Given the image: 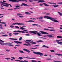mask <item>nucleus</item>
I'll use <instances>...</instances> for the list:
<instances>
[{
  "label": "nucleus",
  "mask_w": 62,
  "mask_h": 62,
  "mask_svg": "<svg viewBox=\"0 0 62 62\" xmlns=\"http://www.w3.org/2000/svg\"><path fill=\"white\" fill-rule=\"evenodd\" d=\"M4 41L0 39V44H1V45H8V46L11 47H13L14 46L13 45H11L12 44L11 43H4Z\"/></svg>",
  "instance_id": "nucleus-1"
},
{
  "label": "nucleus",
  "mask_w": 62,
  "mask_h": 62,
  "mask_svg": "<svg viewBox=\"0 0 62 62\" xmlns=\"http://www.w3.org/2000/svg\"><path fill=\"white\" fill-rule=\"evenodd\" d=\"M44 18H46L47 19H49V20H51V21H52L53 22H57V23H58L59 22L58 21L56 20H55V19L50 17L48 16H44Z\"/></svg>",
  "instance_id": "nucleus-2"
},
{
  "label": "nucleus",
  "mask_w": 62,
  "mask_h": 62,
  "mask_svg": "<svg viewBox=\"0 0 62 62\" xmlns=\"http://www.w3.org/2000/svg\"><path fill=\"white\" fill-rule=\"evenodd\" d=\"M9 1H10L11 2H15L16 3H18L19 2V1L21 2V1H22L23 2L25 1L26 2H27V0H8Z\"/></svg>",
  "instance_id": "nucleus-3"
},
{
  "label": "nucleus",
  "mask_w": 62,
  "mask_h": 62,
  "mask_svg": "<svg viewBox=\"0 0 62 62\" xmlns=\"http://www.w3.org/2000/svg\"><path fill=\"white\" fill-rule=\"evenodd\" d=\"M33 53L34 54H35L40 55V56H42L43 55V54L42 53L39 52H36L35 51H33Z\"/></svg>",
  "instance_id": "nucleus-4"
},
{
  "label": "nucleus",
  "mask_w": 62,
  "mask_h": 62,
  "mask_svg": "<svg viewBox=\"0 0 62 62\" xmlns=\"http://www.w3.org/2000/svg\"><path fill=\"white\" fill-rule=\"evenodd\" d=\"M12 24V25H15V24H17L18 25H24V24H25L16 23L12 24Z\"/></svg>",
  "instance_id": "nucleus-5"
},
{
  "label": "nucleus",
  "mask_w": 62,
  "mask_h": 62,
  "mask_svg": "<svg viewBox=\"0 0 62 62\" xmlns=\"http://www.w3.org/2000/svg\"><path fill=\"white\" fill-rule=\"evenodd\" d=\"M29 33H32V34H34L35 35H37V34L36 33H38V31H29Z\"/></svg>",
  "instance_id": "nucleus-6"
},
{
  "label": "nucleus",
  "mask_w": 62,
  "mask_h": 62,
  "mask_svg": "<svg viewBox=\"0 0 62 62\" xmlns=\"http://www.w3.org/2000/svg\"><path fill=\"white\" fill-rule=\"evenodd\" d=\"M26 41H25V42L26 43H27L28 44H30V43L27 42H30L31 41L33 42L34 41H32V40H26ZM26 41H27V42Z\"/></svg>",
  "instance_id": "nucleus-7"
},
{
  "label": "nucleus",
  "mask_w": 62,
  "mask_h": 62,
  "mask_svg": "<svg viewBox=\"0 0 62 62\" xmlns=\"http://www.w3.org/2000/svg\"><path fill=\"white\" fill-rule=\"evenodd\" d=\"M40 32H41V33H42V34H48V33H47L45 32H44L43 31H40Z\"/></svg>",
  "instance_id": "nucleus-8"
},
{
  "label": "nucleus",
  "mask_w": 62,
  "mask_h": 62,
  "mask_svg": "<svg viewBox=\"0 0 62 62\" xmlns=\"http://www.w3.org/2000/svg\"><path fill=\"white\" fill-rule=\"evenodd\" d=\"M23 50L24 51H26L27 52H28V53H30V50H28L24 48L23 49Z\"/></svg>",
  "instance_id": "nucleus-9"
},
{
  "label": "nucleus",
  "mask_w": 62,
  "mask_h": 62,
  "mask_svg": "<svg viewBox=\"0 0 62 62\" xmlns=\"http://www.w3.org/2000/svg\"><path fill=\"white\" fill-rule=\"evenodd\" d=\"M0 3H1V4H5V5H10V4H8V3H4L2 1H0Z\"/></svg>",
  "instance_id": "nucleus-10"
},
{
  "label": "nucleus",
  "mask_w": 62,
  "mask_h": 62,
  "mask_svg": "<svg viewBox=\"0 0 62 62\" xmlns=\"http://www.w3.org/2000/svg\"><path fill=\"white\" fill-rule=\"evenodd\" d=\"M47 36L49 37H51V38H53L54 39V36H52V35H48Z\"/></svg>",
  "instance_id": "nucleus-11"
},
{
  "label": "nucleus",
  "mask_w": 62,
  "mask_h": 62,
  "mask_svg": "<svg viewBox=\"0 0 62 62\" xmlns=\"http://www.w3.org/2000/svg\"><path fill=\"white\" fill-rule=\"evenodd\" d=\"M26 22H28L29 23H31L32 22V23H34L35 22L34 21L32 20H29L28 21H26Z\"/></svg>",
  "instance_id": "nucleus-12"
},
{
  "label": "nucleus",
  "mask_w": 62,
  "mask_h": 62,
  "mask_svg": "<svg viewBox=\"0 0 62 62\" xmlns=\"http://www.w3.org/2000/svg\"><path fill=\"white\" fill-rule=\"evenodd\" d=\"M38 1V2H40L41 3L45 2V1H44V0H39Z\"/></svg>",
  "instance_id": "nucleus-13"
},
{
  "label": "nucleus",
  "mask_w": 62,
  "mask_h": 62,
  "mask_svg": "<svg viewBox=\"0 0 62 62\" xmlns=\"http://www.w3.org/2000/svg\"><path fill=\"white\" fill-rule=\"evenodd\" d=\"M25 13L26 15H31V14L28 12H25Z\"/></svg>",
  "instance_id": "nucleus-14"
},
{
  "label": "nucleus",
  "mask_w": 62,
  "mask_h": 62,
  "mask_svg": "<svg viewBox=\"0 0 62 62\" xmlns=\"http://www.w3.org/2000/svg\"><path fill=\"white\" fill-rule=\"evenodd\" d=\"M41 34V33H40L39 32H38V33H37L38 35V36H41L42 35H40V34Z\"/></svg>",
  "instance_id": "nucleus-15"
},
{
  "label": "nucleus",
  "mask_w": 62,
  "mask_h": 62,
  "mask_svg": "<svg viewBox=\"0 0 62 62\" xmlns=\"http://www.w3.org/2000/svg\"><path fill=\"white\" fill-rule=\"evenodd\" d=\"M43 4L45 6H49V5H47V4H46V3H43Z\"/></svg>",
  "instance_id": "nucleus-16"
},
{
  "label": "nucleus",
  "mask_w": 62,
  "mask_h": 62,
  "mask_svg": "<svg viewBox=\"0 0 62 62\" xmlns=\"http://www.w3.org/2000/svg\"><path fill=\"white\" fill-rule=\"evenodd\" d=\"M52 7H54L53 8H56L58 7L57 6H58V5H52Z\"/></svg>",
  "instance_id": "nucleus-17"
},
{
  "label": "nucleus",
  "mask_w": 62,
  "mask_h": 62,
  "mask_svg": "<svg viewBox=\"0 0 62 62\" xmlns=\"http://www.w3.org/2000/svg\"><path fill=\"white\" fill-rule=\"evenodd\" d=\"M55 54L56 55H58V56H60V55L62 56V54Z\"/></svg>",
  "instance_id": "nucleus-18"
},
{
  "label": "nucleus",
  "mask_w": 62,
  "mask_h": 62,
  "mask_svg": "<svg viewBox=\"0 0 62 62\" xmlns=\"http://www.w3.org/2000/svg\"><path fill=\"white\" fill-rule=\"evenodd\" d=\"M19 62H28V61L26 60H24V61H20L19 60Z\"/></svg>",
  "instance_id": "nucleus-19"
},
{
  "label": "nucleus",
  "mask_w": 62,
  "mask_h": 62,
  "mask_svg": "<svg viewBox=\"0 0 62 62\" xmlns=\"http://www.w3.org/2000/svg\"><path fill=\"white\" fill-rule=\"evenodd\" d=\"M17 16H21V15H22V14L20 13H17Z\"/></svg>",
  "instance_id": "nucleus-20"
},
{
  "label": "nucleus",
  "mask_w": 62,
  "mask_h": 62,
  "mask_svg": "<svg viewBox=\"0 0 62 62\" xmlns=\"http://www.w3.org/2000/svg\"><path fill=\"white\" fill-rule=\"evenodd\" d=\"M1 5H2V6H5V7H8L9 6L7 5H4L3 4H2Z\"/></svg>",
  "instance_id": "nucleus-21"
},
{
  "label": "nucleus",
  "mask_w": 62,
  "mask_h": 62,
  "mask_svg": "<svg viewBox=\"0 0 62 62\" xmlns=\"http://www.w3.org/2000/svg\"><path fill=\"white\" fill-rule=\"evenodd\" d=\"M23 6H28V5L26 4H25V3H23Z\"/></svg>",
  "instance_id": "nucleus-22"
},
{
  "label": "nucleus",
  "mask_w": 62,
  "mask_h": 62,
  "mask_svg": "<svg viewBox=\"0 0 62 62\" xmlns=\"http://www.w3.org/2000/svg\"><path fill=\"white\" fill-rule=\"evenodd\" d=\"M42 47H45V48H49V47L47 46H46L43 45L42 46Z\"/></svg>",
  "instance_id": "nucleus-23"
},
{
  "label": "nucleus",
  "mask_w": 62,
  "mask_h": 62,
  "mask_svg": "<svg viewBox=\"0 0 62 62\" xmlns=\"http://www.w3.org/2000/svg\"><path fill=\"white\" fill-rule=\"evenodd\" d=\"M23 58H22V57H19V59H20V60H22V59H23Z\"/></svg>",
  "instance_id": "nucleus-24"
},
{
  "label": "nucleus",
  "mask_w": 62,
  "mask_h": 62,
  "mask_svg": "<svg viewBox=\"0 0 62 62\" xmlns=\"http://www.w3.org/2000/svg\"><path fill=\"white\" fill-rule=\"evenodd\" d=\"M57 38H60V39H61V38H62V36H58L57 37Z\"/></svg>",
  "instance_id": "nucleus-25"
},
{
  "label": "nucleus",
  "mask_w": 62,
  "mask_h": 62,
  "mask_svg": "<svg viewBox=\"0 0 62 62\" xmlns=\"http://www.w3.org/2000/svg\"><path fill=\"white\" fill-rule=\"evenodd\" d=\"M58 44H59L60 45H62V42H59L57 43Z\"/></svg>",
  "instance_id": "nucleus-26"
},
{
  "label": "nucleus",
  "mask_w": 62,
  "mask_h": 62,
  "mask_svg": "<svg viewBox=\"0 0 62 62\" xmlns=\"http://www.w3.org/2000/svg\"><path fill=\"white\" fill-rule=\"evenodd\" d=\"M37 42H43V41L42 40H39L38 41H37Z\"/></svg>",
  "instance_id": "nucleus-27"
},
{
  "label": "nucleus",
  "mask_w": 62,
  "mask_h": 62,
  "mask_svg": "<svg viewBox=\"0 0 62 62\" xmlns=\"http://www.w3.org/2000/svg\"><path fill=\"white\" fill-rule=\"evenodd\" d=\"M58 13H59V14L61 16H62V14L61 13L59 12H58Z\"/></svg>",
  "instance_id": "nucleus-28"
},
{
  "label": "nucleus",
  "mask_w": 62,
  "mask_h": 62,
  "mask_svg": "<svg viewBox=\"0 0 62 62\" xmlns=\"http://www.w3.org/2000/svg\"><path fill=\"white\" fill-rule=\"evenodd\" d=\"M17 6H15V7H20V5H19V4H16Z\"/></svg>",
  "instance_id": "nucleus-29"
},
{
  "label": "nucleus",
  "mask_w": 62,
  "mask_h": 62,
  "mask_svg": "<svg viewBox=\"0 0 62 62\" xmlns=\"http://www.w3.org/2000/svg\"><path fill=\"white\" fill-rule=\"evenodd\" d=\"M19 33H21V32H22V33H25V32H24V31H19Z\"/></svg>",
  "instance_id": "nucleus-30"
},
{
  "label": "nucleus",
  "mask_w": 62,
  "mask_h": 62,
  "mask_svg": "<svg viewBox=\"0 0 62 62\" xmlns=\"http://www.w3.org/2000/svg\"><path fill=\"white\" fill-rule=\"evenodd\" d=\"M13 34H14V35H15L16 36H17L18 35L17 34H19V33H14Z\"/></svg>",
  "instance_id": "nucleus-31"
},
{
  "label": "nucleus",
  "mask_w": 62,
  "mask_h": 62,
  "mask_svg": "<svg viewBox=\"0 0 62 62\" xmlns=\"http://www.w3.org/2000/svg\"><path fill=\"white\" fill-rule=\"evenodd\" d=\"M19 51L21 53H24V52H23V51H22L21 50H19Z\"/></svg>",
  "instance_id": "nucleus-32"
},
{
  "label": "nucleus",
  "mask_w": 62,
  "mask_h": 62,
  "mask_svg": "<svg viewBox=\"0 0 62 62\" xmlns=\"http://www.w3.org/2000/svg\"><path fill=\"white\" fill-rule=\"evenodd\" d=\"M43 18V17H42V16L40 17H39V20H42V19Z\"/></svg>",
  "instance_id": "nucleus-33"
},
{
  "label": "nucleus",
  "mask_w": 62,
  "mask_h": 62,
  "mask_svg": "<svg viewBox=\"0 0 62 62\" xmlns=\"http://www.w3.org/2000/svg\"><path fill=\"white\" fill-rule=\"evenodd\" d=\"M32 25L33 26H34V25H36L37 26H38V24H32Z\"/></svg>",
  "instance_id": "nucleus-34"
},
{
  "label": "nucleus",
  "mask_w": 62,
  "mask_h": 62,
  "mask_svg": "<svg viewBox=\"0 0 62 62\" xmlns=\"http://www.w3.org/2000/svg\"><path fill=\"white\" fill-rule=\"evenodd\" d=\"M29 59H35V58H29Z\"/></svg>",
  "instance_id": "nucleus-35"
},
{
  "label": "nucleus",
  "mask_w": 62,
  "mask_h": 62,
  "mask_svg": "<svg viewBox=\"0 0 62 62\" xmlns=\"http://www.w3.org/2000/svg\"><path fill=\"white\" fill-rule=\"evenodd\" d=\"M25 29L24 28H23V27H21L20 28V29Z\"/></svg>",
  "instance_id": "nucleus-36"
},
{
  "label": "nucleus",
  "mask_w": 62,
  "mask_h": 62,
  "mask_svg": "<svg viewBox=\"0 0 62 62\" xmlns=\"http://www.w3.org/2000/svg\"><path fill=\"white\" fill-rule=\"evenodd\" d=\"M2 36H4V37H7V36H8V35L6 34V35H2Z\"/></svg>",
  "instance_id": "nucleus-37"
},
{
  "label": "nucleus",
  "mask_w": 62,
  "mask_h": 62,
  "mask_svg": "<svg viewBox=\"0 0 62 62\" xmlns=\"http://www.w3.org/2000/svg\"><path fill=\"white\" fill-rule=\"evenodd\" d=\"M22 39V37H20L19 39V40L20 41Z\"/></svg>",
  "instance_id": "nucleus-38"
},
{
  "label": "nucleus",
  "mask_w": 62,
  "mask_h": 62,
  "mask_svg": "<svg viewBox=\"0 0 62 62\" xmlns=\"http://www.w3.org/2000/svg\"><path fill=\"white\" fill-rule=\"evenodd\" d=\"M10 27L11 28H14V26L12 25H11L10 26Z\"/></svg>",
  "instance_id": "nucleus-39"
},
{
  "label": "nucleus",
  "mask_w": 62,
  "mask_h": 62,
  "mask_svg": "<svg viewBox=\"0 0 62 62\" xmlns=\"http://www.w3.org/2000/svg\"><path fill=\"white\" fill-rule=\"evenodd\" d=\"M5 59H6L7 60H9V59H10V58H5Z\"/></svg>",
  "instance_id": "nucleus-40"
},
{
  "label": "nucleus",
  "mask_w": 62,
  "mask_h": 62,
  "mask_svg": "<svg viewBox=\"0 0 62 62\" xmlns=\"http://www.w3.org/2000/svg\"><path fill=\"white\" fill-rule=\"evenodd\" d=\"M19 43L20 44H22V42H18L17 44Z\"/></svg>",
  "instance_id": "nucleus-41"
},
{
  "label": "nucleus",
  "mask_w": 62,
  "mask_h": 62,
  "mask_svg": "<svg viewBox=\"0 0 62 62\" xmlns=\"http://www.w3.org/2000/svg\"><path fill=\"white\" fill-rule=\"evenodd\" d=\"M49 31H54L55 30H50Z\"/></svg>",
  "instance_id": "nucleus-42"
},
{
  "label": "nucleus",
  "mask_w": 62,
  "mask_h": 62,
  "mask_svg": "<svg viewBox=\"0 0 62 62\" xmlns=\"http://www.w3.org/2000/svg\"><path fill=\"white\" fill-rule=\"evenodd\" d=\"M50 51L51 52H55V51L54 50H50Z\"/></svg>",
  "instance_id": "nucleus-43"
},
{
  "label": "nucleus",
  "mask_w": 62,
  "mask_h": 62,
  "mask_svg": "<svg viewBox=\"0 0 62 62\" xmlns=\"http://www.w3.org/2000/svg\"><path fill=\"white\" fill-rule=\"evenodd\" d=\"M15 28H17L18 29H19V27L18 26H15Z\"/></svg>",
  "instance_id": "nucleus-44"
},
{
  "label": "nucleus",
  "mask_w": 62,
  "mask_h": 62,
  "mask_svg": "<svg viewBox=\"0 0 62 62\" xmlns=\"http://www.w3.org/2000/svg\"><path fill=\"white\" fill-rule=\"evenodd\" d=\"M29 1L30 2H33V0H29Z\"/></svg>",
  "instance_id": "nucleus-45"
},
{
  "label": "nucleus",
  "mask_w": 62,
  "mask_h": 62,
  "mask_svg": "<svg viewBox=\"0 0 62 62\" xmlns=\"http://www.w3.org/2000/svg\"><path fill=\"white\" fill-rule=\"evenodd\" d=\"M31 62H37L35 60H32L31 61Z\"/></svg>",
  "instance_id": "nucleus-46"
},
{
  "label": "nucleus",
  "mask_w": 62,
  "mask_h": 62,
  "mask_svg": "<svg viewBox=\"0 0 62 62\" xmlns=\"http://www.w3.org/2000/svg\"><path fill=\"white\" fill-rule=\"evenodd\" d=\"M14 42L15 43H17V44H18V41H15Z\"/></svg>",
  "instance_id": "nucleus-47"
},
{
  "label": "nucleus",
  "mask_w": 62,
  "mask_h": 62,
  "mask_svg": "<svg viewBox=\"0 0 62 62\" xmlns=\"http://www.w3.org/2000/svg\"><path fill=\"white\" fill-rule=\"evenodd\" d=\"M56 41V42H59V41H61V40H55Z\"/></svg>",
  "instance_id": "nucleus-48"
},
{
  "label": "nucleus",
  "mask_w": 62,
  "mask_h": 62,
  "mask_svg": "<svg viewBox=\"0 0 62 62\" xmlns=\"http://www.w3.org/2000/svg\"><path fill=\"white\" fill-rule=\"evenodd\" d=\"M48 28H51V29H54V28L53 27H48Z\"/></svg>",
  "instance_id": "nucleus-49"
},
{
  "label": "nucleus",
  "mask_w": 62,
  "mask_h": 62,
  "mask_svg": "<svg viewBox=\"0 0 62 62\" xmlns=\"http://www.w3.org/2000/svg\"><path fill=\"white\" fill-rule=\"evenodd\" d=\"M44 30H49V29L44 28Z\"/></svg>",
  "instance_id": "nucleus-50"
},
{
  "label": "nucleus",
  "mask_w": 62,
  "mask_h": 62,
  "mask_svg": "<svg viewBox=\"0 0 62 62\" xmlns=\"http://www.w3.org/2000/svg\"><path fill=\"white\" fill-rule=\"evenodd\" d=\"M46 60H52V59L51 58H48V59H46Z\"/></svg>",
  "instance_id": "nucleus-51"
},
{
  "label": "nucleus",
  "mask_w": 62,
  "mask_h": 62,
  "mask_svg": "<svg viewBox=\"0 0 62 62\" xmlns=\"http://www.w3.org/2000/svg\"><path fill=\"white\" fill-rule=\"evenodd\" d=\"M14 32H19V31L18 30L17 31H14Z\"/></svg>",
  "instance_id": "nucleus-52"
},
{
  "label": "nucleus",
  "mask_w": 62,
  "mask_h": 62,
  "mask_svg": "<svg viewBox=\"0 0 62 62\" xmlns=\"http://www.w3.org/2000/svg\"><path fill=\"white\" fill-rule=\"evenodd\" d=\"M27 46H31V44H27Z\"/></svg>",
  "instance_id": "nucleus-53"
},
{
  "label": "nucleus",
  "mask_w": 62,
  "mask_h": 62,
  "mask_svg": "<svg viewBox=\"0 0 62 62\" xmlns=\"http://www.w3.org/2000/svg\"><path fill=\"white\" fill-rule=\"evenodd\" d=\"M58 4H59V5H62V2H60L58 3Z\"/></svg>",
  "instance_id": "nucleus-54"
},
{
  "label": "nucleus",
  "mask_w": 62,
  "mask_h": 62,
  "mask_svg": "<svg viewBox=\"0 0 62 62\" xmlns=\"http://www.w3.org/2000/svg\"><path fill=\"white\" fill-rule=\"evenodd\" d=\"M15 61H17V62H18L19 61V60H15Z\"/></svg>",
  "instance_id": "nucleus-55"
},
{
  "label": "nucleus",
  "mask_w": 62,
  "mask_h": 62,
  "mask_svg": "<svg viewBox=\"0 0 62 62\" xmlns=\"http://www.w3.org/2000/svg\"><path fill=\"white\" fill-rule=\"evenodd\" d=\"M13 40H17V39H13Z\"/></svg>",
  "instance_id": "nucleus-56"
},
{
  "label": "nucleus",
  "mask_w": 62,
  "mask_h": 62,
  "mask_svg": "<svg viewBox=\"0 0 62 62\" xmlns=\"http://www.w3.org/2000/svg\"><path fill=\"white\" fill-rule=\"evenodd\" d=\"M23 57V58H29V57H28V56H27V57Z\"/></svg>",
  "instance_id": "nucleus-57"
},
{
  "label": "nucleus",
  "mask_w": 62,
  "mask_h": 62,
  "mask_svg": "<svg viewBox=\"0 0 62 62\" xmlns=\"http://www.w3.org/2000/svg\"><path fill=\"white\" fill-rule=\"evenodd\" d=\"M32 49H37V47H35L34 48H32Z\"/></svg>",
  "instance_id": "nucleus-58"
},
{
  "label": "nucleus",
  "mask_w": 62,
  "mask_h": 62,
  "mask_svg": "<svg viewBox=\"0 0 62 62\" xmlns=\"http://www.w3.org/2000/svg\"><path fill=\"white\" fill-rule=\"evenodd\" d=\"M6 51H7V52H9V51H10L8 49H6Z\"/></svg>",
  "instance_id": "nucleus-59"
},
{
  "label": "nucleus",
  "mask_w": 62,
  "mask_h": 62,
  "mask_svg": "<svg viewBox=\"0 0 62 62\" xmlns=\"http://www.w3.org/2000/svg\"><path fill=\"white\" fill-rule=\"evenodd\" d=\"M20 18H22V17H23V16H19Z\"/></svg>",
  "instance_id": "nucleus-60"
},
{
  "label": "nucleus",
  "mask_w": 62,
  "mask_h": 62,
  "mask_svg": "<svg viewBox=\"0 0 62 62\" xmlns=\"http://www.w3.org/2000/svg\"><path fill=\"white\" fill-rule=\"evenodd\" d=\"M20 45H15V46H20Z\"/></svg>",
  "instance_id": "nucleus-61"
},
{
  "label": "nucleus",
  "mask_w": 62,
  "mask_h": 62,
  "mask_svg": "<svg viewBox=\"0 0 62 62\" xmlns=\"http://www.w3.org/2000/svg\"><path fill=\"white\" fill-rule=\"evenodd\" d=\"M32 44H36V43L35 42H33L32 43Z\"/></svg>",
  "instance_id": "nucleus-62"
},
{
  "label": "nucleus",
  "mask_w": 62,
  "mask_h": 62,
  "mask_svg": "<svg viewBox=\"0 0 62 62\" xmlns=\"http://www.w3.org/2000/svg\"><path fill=\"white\" fill-rule=\"evenodd\" d=\"M39 6H43V4H40L39 5Z\"/></svg>",
  "instance_id": "nucleus-63"
},
{
  "label": "nucleus",
  "mask_w": 62,
  "mask_h": 62,
  "mask_svg": "<svg viewBox=\"0 0 62 62\" xmlns=\"http://www.w3.org/2000/svg\"><path fill=\"white\" fill-rule=\"evenodd\" d=\"M46 15H50V13H47L46 14Z\"/></svg>",
  "instance_id": "nucleus-64"
}]
</instances>
